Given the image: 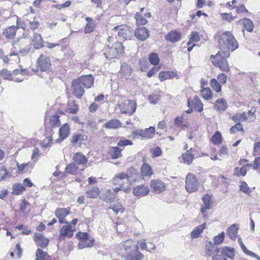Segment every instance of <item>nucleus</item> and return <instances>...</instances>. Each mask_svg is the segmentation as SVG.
Returning <instances> with one entry per match:
<instances>
[{"label": "nucleus", "instance_id": "6e6d98bb", "mask_svg": "<svg viewBox=\"0 0 260 260\" xmlns=\"http://www.w3.org/2000/svg\"><path fill=\"white\" fill-rule=\"evenodd\" d=\"M161 95L157 94H151L148 96V99L151 103L156 104L160 100Z\"/></svg>", "mask_w": 260, "mask_h": 260}, {"label": "nucleus", "instance_id": "a19ab883", "mask_svg": "<svg viewBox=\"0 0 260 260\" xmlns=\"http://www.w3.org/2000/svg\"><path fill=\"white\" fill-rule=\"evenodd\" d=\"M242 23L245 29L249 32L253 30V26L252 22L251 20L248 18H244L242 19Z\"/></svg>", "mask_w": 260, "mask_h": 260}, {"label": "nucleus", "instance_id": "bb28decb", "mask_svg": "<svg viewBox=\"0 0 260 260\" xmlns=\"http://www.w3.org/2000/svg\"><path fill=\"white\" fill-rule=\"evenodd\" d=\"M73 159L77 165H84L87 161V158L81 152H77L75 154Z\"/></svg>", "mask_w": 260, "mask_h": 260}, {"label": "nucleus", "instance_id": "4be33fe9", "mask_svg": "<svg viewBox=\"0 0 260 260\" xmlns=\"http://www.w3.org/2000/svg\"><path fill=\"white\" fill-rule=\"evenodd\" d=\"M188 105L189 107H193L199 112L203 110V104L198 96L194 97L192 101L188 100Z\"/></svg>", "mask_w": 260, "mask_h": 260}, {"label": "nucleus", "instance_id": "58836bf2", "mask_svg": "<svg viewBox=\"0 0 260 260\" xmlns=\"http://www.w3.org/2000/svg\"><path fill=\"white\" fill-rule=\"evenodd\" d=\"M186 119L182 115L181 116L177 117L174 120L175 124L181 127H185L186 126Z\"/></svg>", "mask_w": 260, "mask_h": 260}, {"label": "nucleus", "instance_id": "aec40b11", "mask_svg": "<svg viewBox=\"0 0 260 260\" xmlns=\"http://www.w3.org/2000/svg\"><path fill=\"white\" fill-rule=\"evenodd\" d=\"M150 186L155 191L160 193L166 190L164 183L159 180H153L151 181Z\"/></svg>", "mask_w": 260, "mask_h": 260}, {"label": "nucleus", "instance_id": "6e6552de", "mask_svg": "<svg viewBox=\"0 0 260 260\" xmlns=\"http://www.w3.org/2000/svg\"><path fill=\"white\" fill-rule=\"evenodd\" d=\"M114 30L117 32L119 37L125 40H130L133 37V30L126 25L116 26Z\"/></svg>", "mask_w": 260, "mask_h": 260}, {"label": "nucleus", "instance_id": "4c0bfd02", "mask_svg": "<svg viewBox=\"0 0 260 260\" xmlns=\"http://www.w3.org/2000/svg\"><path fill=\"white\" fill-rule=\"evenodd\" d=\"M141 172L143 176H150L152 174V169L149 165L144 164L141 167Z\"/></svg>", "mask_w": 260, "mask_h": 260}, {"label": "nucleus", "instance_id": "a878e982", "mask_svg": "<svg viewBox=\"0 0 260 260\" xmlns=\"http://www.w3.org/2000/svg\"><path fill=\"white\" fill-rule=\"evenodd\" d=\"M34 47L36 49H39L44 46L43 41L41 36L37 33H34L33 36Z\"/></svg>", "mask_w": 260, "mask_h": 260}, {"label": "nucleus", "instance_id": "774afa93", "mask_svg": "<svg viewBox=\"0 0 260 260\" xmlns=\"http://www.w3.org/2000/svg\"><path fill=\"white\" fill-rule=\"evenodd\" d=\"M133 244V240L131 239L127 240L124 241L122 244V247L124 248L125 251L131 248Z\"/></svg>", "mask_w": 260, "mask_h": 260}, {"label": "nucleus", "instance_id": "052dcab7", "mask_svg": "<svg viewBox=\"0 0 260 260\" xmlns=\"http://www.w3.org/2000/svg\"><path fill=\"white\" fill-rule=\"evenodd\" d=\"M240 190L248 194L251 191L247 184L244 181H242L241 183Z\"/></svg>", "mask_w": 260, "mask_h": 260}, {"label": "nucleus", "instance_id": "7ed1b4c3", "mask_svg": "<svg viewBox=\"0 0 260 260\" xmlns=\"http://www.w3.org/2000/svg\"><path fill=\"white\" fill-rule=\"evenodd\" d=\"M103 51V54L106 58H117L123 53V47L121 43L116 42L111 47L108 46Z\"/></svg>", "mask_w": 260, "mask_h": 260}, {"label": "nucleus", "instance_id": "0eeeda50", "mask_svg": "<svg viewBox=\"0 0 260 260\" xmlns=\"http://www.w3.org/2000/svg\"><path fill=\"white\" fill-rule=\"evenodd\" d=\"M199 182L196 176L189 173L185 179V188L189 193L193 192L198 190Z\"/></svg>", "mask_w": 260, "mask_h": 260}, {"label": "nucleus", "instance_id": "9d476101", "mask_svg": "<svg viewBox=\"0 0 260 260\" xmlns=\"http://www.w3.org/2000/svg\"><path fill=\"white\" fill-rule=\"evenodd\" d=\"M72 89L73 94L78 99H81L85 91L82 85L77 79L73 81Z\"/></svg>", "mask_w": 260, "mask_h": 260}, {"label": "nucleus", "instance_id": "79ce46f5", "mask_svg": "<svg viewBox=\"0 0 260 260\" xmlns=\"http://www.w3.org/2000/svg\"><path fill=\"white\" fill-rule=\"evenodd\" d=\"M135 19L137 25H144L148 22L147 20L142 16L139 12L136 14Z\"/></svg>", "mask_w": 260, "mask_h": 260}, {"label": "nucleus", "instance_id": "7c9ffc66", "mask_svg": "<svg viewBox=\"0 0 260 260\" xmlns=\"http://www.w3.org/2000/svg\"><path fill=\"white\" fill-rule=\"evenodd\" d=\"M121 126V123L117 119H112L109 122L104 124V127L106 128L116 129Z\"/></svg>", "mask_w": 260, "mask_h": 260}, {"label": "nucleus", "instance_id": "5701e85b", "mask_svg": "<svg viewBox=\"0 0 260 260\" xmlns=\"http://www.w3.org/2000/svg\"><path fill=\"white\" fill-rule=\"evenodd\" d=\"M181 34L180 32L176 30L170 31L166 36L167 40L171 42H176L179 41L181 39Z\"/></svg>", "mask_w": 260, "mask_h": 260}, {"label": "nucleus", "instance_id": "1a4fd4ad", "mask_svg": "<svg viewBox=\"0 0 260 260\" xmlns=\"http://www.w3.org/2000/svg\"><path fill=\"white\" fill-rule=\"evenodd\" d=\"M38 68L43 72L49 71L51 67V61L46 55L41 54L37 60Z\"/></svg>", "mask_w": 260, "mask_h": 260}, {"label": "nucleus", "instance_id": "3c124183", "mask_svg": "<svg viewBox=\"0 0 260 260\" xmlns=\"http://www.w3.org/2000/svg\"><path fill=\"white\" fill-rule=\"evenodd\" d=\"M77 169L75 164L71 163L67 166L66 172L69 174H74L77 171Z\"/></svg>", "mask_w": 260, "mask_h": 260}, {"label": "nucleus", "instance_id": "4468645a", "mask_svg": "<svg viewBox=\"0 0 260 260\" xmlns=\"http://www.w3.org/2000/svg\"><path fill=\"white\" fill-rule=\"evenodd\" d=\"M34 240L37 246L42 248H46L49 243V240L41 233H36Z\"/></svg>", "mask_w": 260, "mask_h": 260}, {"label": "nucleus", "instance_id": "de8ad7c7", "mask_svg": "<svg viewBox=\"0 0 260 260\" xmlns=\"http://www.w3.org/2000/svg\"><path fill=\"white\" fill-rule=\"evenodd\" d=\"M149 60L150 62L154 65L158 63L159 59L157 54L155 53H151L149 56Z\"/></svg>", "mask_w": 260, "mask_h": 260}, {"label": "nucleus", "instance_id": "9b49d317", "mask_svg": "<svg viewBox=\"0 0 260 260\" xmlns=\"http://www.w3.org/2000/svg\"><path fill=\"white\" fill-rule=\"evenodd\" d=\"M14 18L16 20V25L8 27L3 31L4 35L8 39H13L16 36L17 30L19 28L18 26V18L17 16H14Z\"/></svg>", "mask_w": 260, "mask_h": 260}, {"label": "nucleus", "instance_id": "8fccbe9b", "mask_svg": "<svg viewBox=\"0 0 260 260\" xmlns=\"http://www.w3.org/2000/svg\"><path fill=\"white\" fill-rule=\"evenodd\" d=\"M212 141L215 145H218L221 143V135L219 132L217 131L215 132L214 135L212 136Z\"/></svg>", "mask_w": 260, "mask_h": 260}, {"label": "nucleus", "instance_id": "338daca9", "mask_svg": "<svg viewBox=\"0 0 260 260\" xmlns=\"http://www.w3.org/2000/svg\"><path fill=\"white\" fill-rule=\"evenodd\" d=\"M133 143L129 140H120L117 143L118 146H124L127 145H132Z\"/></svg>", "mask_w": 260, "mask_h": 260}, {"label": "nucleus", "instance_id": "680f3d73", "mask_svg": "<svg viewBox=\"0 0 260 260\" xmlns=\"http://www.w3.org/2000/svg\"><path fill=\"white\" fill-rule=\"evenodd\" d=\"M0 75H1L5 79L12 80L11 78L12 74L10 72L7 70L4 69L0 71Z\"/></svg>", "mask_w": 260, "mask_h": 260}, {"label": "nucleus", "instance_id": "37998d69", "mask_svg": "<svg viewBox=\"0 0 260 260\" xmlns=\"http://www.w3.org/2000/svg\"><path fill=\"white\" fill-rule=\"evenodd\" d=\"M201 95L202 97L205 100H209L212 98V91L210 88L203 87L201 91Z\"/></svg>", "mask_w": 260, "mask_h": 260}, {"label": "nucleus", "instance_id": "e2e57ef3", "mask_svg": "<svg viewBox=\"0 0 260 260\" xmlns=\"http://www.w3.org/2000/svg\"><path fill=\"white\" fill-rule=\"evenodd\" d=\"M171 77V73L168 72H161L159 74V78L161 81L167 80Z\"/></svg>", "mask_w": 260, "mask_h": 260}, {"label": "nucleus", "instance_id": "2f4dec72", "mask_svg": "<svg viewBox=\"0 0 260 260\" xmlns=\"http://www.w3.org/2000/svg\"><path fill=\"white\" fill-rule=\"evenodd\" d=\"M25 26L29 28V29L34 30L40 25V23L38 21L36 20L35 18L32 19L28 20L27 19L25 21Z\"/></svg>", "mask_w": 260, "mask_h": 260}, {"label": "nucleus", "instance_id": "393cba45", "mask_svg": "<svg viewBox=\"0 0 260 260\" xmlns=\"http://www.w3.org/2000/svg\"><path fill=\"white\" fill-rule=\"evenodd\" d=\"M115 199V193L110 189L105 190L101 196V199L107 203H111Z\"/></svg>", "mask_w": 260, "mask_h": 260}, {"label": "nucleus", "instance_id": "c756f323", "mask_svg": "<svg viewBox=\"0 0 260 260\" xmlns=\"http://www.w3.org/2000/svg\"><path fill=\"white\" fill-rule=\"evenodd\" d=\"M155 131V127L153 126L141 130V137L145 139H151L153 138Z\"/></svg>", "mask_w": 260, "mask_h": 260}, {"label": "nucleus", "instance_id": "473e14b6", "mask_svg": "<svg viewBox=\"0 0 260 260\" xmlns=\"http://www.w3.org/2000/svg\"><path fill=\"white\" fill-rule=\"evenodd\" d=\"M121 149L118 147H112L109 151V154L112 159H117L121 157Z\"/></svg>", "mask_w": 260, "mask_h": 260}, {"label": "nucleus", "instance_id": "ea45409f", "mask_svg": "<svg viewBox=\"0 0 260 260\" xmlns=\"http://www.w3.org/2000/svg\"><path fill=\"white\" fill-rule=\"evenodd\" d=\"M25 189V188L21 184H15L13 186V194L18 195Z\"/></svg>", "mask_w": 260, "mask_h": 260}, {"label": "nucleus", "instance_id": "a18cd8bd", "mask_svg": "<svg viewBox=\"0 0 260 260\" xmlns=\"http://www.w3.org/2000/svg\"><path fill=\"white\" fill-rule=\"evenodd\" d=\"M110 209H111L116 214L118 213H122L124 210V208L122 207L121 204L119 203L113 204L111 206Z\"/></svg>", "mask_w": 260, "mask_h": 260}, {"label": "nucleus", "instance_id": "f3484780", "mask_svg": "<svg viewBox=\"0 0 260 260\" xmlns=\"http://www.w3.org/2000/svg\"><path fill=\"white\" fill-rule=\"evenodd\" d=\"M70 134V127L65 123L61 126L59 131V138L56 140V143H60L67 138Z\"/></svg>", "mask_w": 260, "mask_h": 260}, {"label": "nucleus", "instance_id": "09e8293b", "mask_svg": "<svg viewBox=\"0 0 260 260\" xmlns=\"http://www.w3.org/2000/svg\"><path fill=\"white\" fill-rule=\"evenodd\" d=\"M211 85L212 88L217 92H219L221 91V86L220 84L214 79H213L211 80Z\"/></svg>", "mask_w": 260, "mask_h": 260}, {"label": "nucleus", "instance_id": "69168bd1", "mask_svg": "<svg viewBox=\"0 0 260 260\" xmlns=\"http://www.w3.org/2000/svg\"><path fill=\"white\" fill-rule=\"evenodd\" d=\"M221 15L222 19L226 20L229 22H231V21L233 20L235 18V17L232 16V14L230 13H222Z\"/></svg>", "mask_w": 260, "mask_h": 260}, {"label": "nucleus", "instance_id": "c9c22d12", "mask_svg": "<svg viewBox=\"0 0 260 260\" xmlns=\"http://www.w3.org/2000/svg\"><path fill=\"white\" fill-rule=\"evenodd\" d=\"M37 258L35 260H49V256L48 254L42 249L38 248L36 252Z\"/></svg>", "mask_w": 260, "mask_h": 260}, {"label": "nucleus", "instance_id": "49530a36", "mask_svg": "<svg viewBox=\"0 0 260 260\" xmlns=\"http://www.w3.org/2000/svg\"><path fill=\"white\" fill-rule=\"evenodd\" d=\"M85 136L82 134H76L72 137V143L74 145H76L78 143L81 142L85 140Z\"/></svg>", "mask_w": 260, "mask_h": 260}, {"label": "nucleus", "instance_id": "dca6fc26", "mask_svg": "<svg viewBox=\"0 0 260 260\" xmlns=\"http://www.w3.org/2000/svg\"><path fill=\"white\" fill-rule=\"evenodd\" d=\"M136 37L141 41L146 40L149 36V31L145 27H138L135 31Z\"/></svg>", "mask_w": 260, "mask_h": 260}, {"label": "nucleus", "instance_id": "39448f33", "mask_svg": "<svg viewBox=\"0 0 260 260\" xmlns=\"http://www.w3.org/2000/svg\"><path fill=\"white\" fill-rule=\"evenodd\" d=\"M136 173V170L133 168L127 169L125 172H121L116 174L112 180V183L114 185L118 184L122 186L123 183L121 181L126 179L129 181Z\"/></svg>", "mask_w": 260, "mask_h": 260}, {"label": "nucleus", "instance_id": "423d86ee", "mask_svg": "<svg viewBox=\"0 0 260 260\" xmlns=\"http://www.w3.org/2000/svg\"><path fill=\"white\" fill-rule=\"evenodd\" d=\"M117 106L121 113L131 115L136 110L137 103L132 100H125L122 104H118Z\"/></svg>", "mask_w": 260, "mask_h": 260}, {"label": "nucleus", "instance_id": "72a5a7b5", "mask_svg": "<svg viewBox=\"0 0 260 260\" xmlns=\"http://www.w3.org/2000/svg\"><path fill=\"white\" fill-rule=\"evenodd\" d=\"M94 239H86V240L79 242L78 247L79 249H84L87 247H91L93 245Z\"/></svg>", "mask_w": 260, "mask_h": 260}, {"label": "nucleus", "instance_id": "ddd939ff", "mask_svg": "<svg viewBox=\"0 0 260 260\" xmlns=\"http://www.w3.org/2000/svg\"><path fill=\"white\" fill-rule=\"evenodd\" d=\"M228 248L231 251L229 256L221 252H219L216 255L212 256V260H233L235 256V250L233 247H228Z\"/></svg>", "mask_w": 260, "mask_h": 260}, {"label": "nucleus", "instance_id": "5fc2aeb1", "mask_svg": "<svg viewBox=\"0 0 260 260\" xmlns=\"http://www.w3.org/2000/svg\"><path fill=\"white\" fill-rule=\"evenodd\" d=\"M200 39V36L197 32H192L190 37V41L187 43V46H189L191 44V42H198Z\"/></svg>", "mask_w": 260, "mask_h": 260}, {"label": "nucleus", "instance_id": "f8f14e48", "mask_svg": "<svg viewBox=\"0 0 260 260\" xmlns=\"http://www.w3.org/2000/svg\"><path fill=\"white\" fill-rule=\"evenodd\" d=\"M203 204L201 208V212L204 215L205 218L206 216V211L211 209L212 207V197L208 194L203 197Z\"/></svg>", "mask_w": 260, "mask_h": 260}, {"label": "nucleus", "instance_id": "cd10ccee", "mask_svg": "<svg viewBox=\"0 0 260 260\" xmlns=\"http://www.w3.org/2000/svg\"><path fill=\"white\" fill-rule=\"evenodd\" d=\"M206 226V223L204 222L202 224L195 228L190 233L191 238L194 239L199 237L200 235L203 233Z\"/></svg>", "mask_w": 260, "mask_h": 260}, {"label": "nucleus", "instance_id": "a211bd4d", "mask_svg": "<svg viewBox=\"0 0 260 260\" xmlns=\"http://www.w3.org/2000/svg\"><path fill=\"white\" fill-rule=\"evenodd\" d=\"M77 80L86 88L91 87L94 81V79L91 75L82 76Z\"/></svg>", "mask_w": 260, "mask_h": 260}, {"label": "nucleus", "instance_id": "603ef678", "mask_svg": "<svg viewBox=\"0 0 260 260\" xmlns=\"http://www.w3.org/2000/svg\"><path fill=\"white\" fill-rule=\"evenodd\" d=\"M247 173V169H246V167L243 166L240 169L238 167L235 169V173L234 174L238 176H244L246 175Z\"/></svg>", "mask_w": 260, "mask_h": 260}, {"label": "nucleus", "instance_id": "e433bc0d", "mask_svg": "<svg viewBox=\"0 0 260 260\" xmlns=\"http://www.w3.org/2000/svg\"><path fill=\"white\" fill-rule=\"evenodd\" d=\"M192 152V148H190V150H187L185 154L182 155L183 159L185 162L188 165L192 163L194 158V155L191 153Z\"/></svg>", "mask_w": 260, "mask_h": 260}, {"label": "nucleus", "instance_id": "6ab92c4d", "mask_svg": "<svg viewBox=\"0 0 260 260\" xmlns=\"http://www.w3.org/2000/svg\"><path fill=\"white\" fill-rule=\"evenodd\" d=\"M70 209L68 208H59L57 209L55 211V215L59 219V222L61 223L68 222L64 219V218L69 214Z\"/></svg>", "mask_w": 260, "mask_h": 260}, {"label": "nucleus", "instance_id": "412c9836", "mask_svg": "<svg viewBox=\"0 0 260 260\" xmlns=\"http://www.w3.org/2000/svg\"><path fill=\"white\" fill-rule=\"evenodd\" d=\"M149 189L144 185H140L133 188V193L135 196H145L148 194Z\"/></svg>", "mask_w": 260, "mask_h": 260}, {"label": "nucleus", "instance_id": "b1692460", "mask_svg": "<svg viewBox=\"0 0 260 260\" xmlns=\"http://www.w3.org/2000/svg\"><path fill=\"white\" fill-rule=\"evenodd\" d=\"M238 230L239 226L238 225L235 224H232L228 228L226 231L227 234L231 240H234L236 239L238 234Z\"/></svg>", "mask_w": 260, "mask_h": 260}, {"label": "nucleus", "instance_id": "20e7f679", "mask_svg": "<svg viewBox=\"0 0 260 260\" xmlns=\"http://www.w3.org/2000/svg\"><path fill=\"white\" fill-rule=\"evenodd\" d=\"M219 252H221L229 256L231 253V251L228 248V246L219 247L214 245L211 241L206 244L205 251L206 256L212 257L216 255Z\"/></svg>", "mask_w": 260, "mask_h": 260}, {"label": "nucleus", "instance_id": "2eb2a0df", "mask_svg": "<svg viewBox=\"0 0 260 260\" xmlns=\"http://www.w3.org/2000/svg\"><path fill=\"white\" fill-rule=\"evenodd\" d=\"M75 230V226L71 225V224L64 225L60 230V237L71 238L73 236Z\"/></svg>", "mask_w": 260, "mask_h": 260}, {"label": "nucleus", "instance_id": "bf43d9fd", "mask_svg": "<svg viewBox=\"0 0 260 260\" xmlns=\"http://www.w3.org/2000/svg\"><path fill=\"white\" fill-rule=\"evenodd\" d=\"M95 25L94 22L93 23H87L84 28L85 33H90L93 31L95 29Z\"/></svg>", "mask_w": 260, "mask_h": 260}, {"label": "nucleus", "instance_id": "f03ea898", "mask_svg": "<svg viewBox=\"0 0 260 260\" xmlns=\"http://www.w3.org/2000/svg\"><path fill=\"white\" fill-rule=\"evenodd\" d=\"M222 52H218L215 55H211L210 59L215 67L219 68L222 71L228 72L230 71V68L226 58L229 57H225Z\"/></svg>", "mask_w": 260, "mask_h": 260}, {"label": "nucleus", "instance_id": "4d7b16f0", "mask_svg": "<svg viewBox=\"0 0 260 260\" xmlns=\"http://www.w3.org/2000/svg\"><path fill=\"white\" fill-rule=\"evenodd\" d=\"M10 176L11 175L7 172V169L5 166L0 167V181L4 180L6 176Z\"/></svg>", "mask_w": 260, "mask_h": 260}, {"label": "nucleus", "instance_id": "c03bdc74", "mask_svg": "<svg viewBox=\"0 0 260 260\" xmlns=\"http://www.w3.org/2000/svg\"><path fill=\"white\" fill-rule=\"evenodd\" d=\"M224 239V233L222 232L221 233L216 236L213 238V244L214 245H220L221 244Z\"/></svg>", "mask_w": 260, "mask_h": 260}, {"label": "nucleus", "instance_id": "0e129e2a", "mask_svg": "<svg viewBox=\"0 0 260 260\" xmlns=\"http://www.w3.org/2000/svg\"><path fill=\"white\" fill-rule=\"evenodd\" d=\"M76 236L79 239V241L86 240V239H88V234L86 232H78L76 234Z\"/></svg>", "mask_w": 260, "mask_h": 260}, {"label": "nucleus", "instance_id": "c85d7f7f", "mask_svg": "<svg viewBox=\"0 0 260 260\" xmlns=\"http://www.w3.org/2000/svg\"><path fill=\"white\" fill-rule=\"evenodd\" d=\"M228 107L226 102L223 99H218L215 103L214 108L215 110L219 111H224Z\"/></svg>", "mask_w": 260, "mask_h": 260}, {"label": "nucleus", "instance_id": "f704fd0d", "mask_svg": "<svg viewBox=\"0 0 260 260\" xmlns=\"http://www.w3.org/2000/svg\"><path fill=\"white\" fill-rule=\"evenodd\" d=\"M100 190L97 186H94L91 189L86 191L87 197L91 199L96 198L100 194Z\"/></svg>", "mask_w": 260, "mask_h": 260}, {"label": "nucleus", "instance_id": "f257e3e1", "mask_svg": "<svg viewBox=\"0 0 260 260\" xmlns=\"http://www.w3.org/2000/svg\"><path fill=\"white\" fill-rule=\"evenodd\" d=\"M218 44L220 51L225 57H230V51L236 50L239 44L234 35L230 32L226 31L222 33L218 40Z\"/></svg>", "mask_w": 260, "mask_h": 260}, {"label": "nucleus", "instance_id": "864d4df0", "mask_svg": "<svg viewBox=\"0 0 260 260\" xmlns=\"http://www.w3.org/2000/svg\"><path fill=\"white\" fill-rule=\"evenodd\" d=\"M243 125L240 123H237L233 126L230 129L231 134H235L237 131H243Z\"/></svg>", "mask_w": 260, "mask_h": 260}, {"label": "nucleus", "instance_id": "13d9d810", "mask_svg": "<svg viewBox=\"0 0 260 260\" xmlns=\"http://www.w3.org/2000/svg\"><path fill=\"white\" fill-rule=\"evenodd\" d=\"M78 105L76 104L75 102H74L73 104L69 107L67 109L66 111L70 113L75 114L78 112Z\"/></svg>", "mask_w": 260, "mask_h": 260}]
</instances>
